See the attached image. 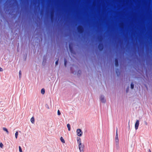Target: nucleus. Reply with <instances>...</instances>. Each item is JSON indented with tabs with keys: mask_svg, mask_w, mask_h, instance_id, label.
I'll return each mask as SVG.
<instances>
[{
	"mask_svg": "<svg viewBox=\"0 0 152 152\" xmlns=\"http://www.w3.org/2000/svg\"><path fill=\"white\" fill-rule=\"evenodd\" d=\"M99 48L101 50L103 48V45H101V44L99 45Z\"/></svg>",
	"mask_w": 152,
	"mask_h": 152,
	"instance_id": "4468645a",
	"label": "nucleus"
},
{
	"mask_svg": "<svg viewBox=\"0 0 152 152\" xmlns=\"http://www.w3.org/2000/svg\"><path fill=\"white\" fill-rule=\"evenodd\" d=\"M3 130L4 131L6 132L7 134H9V132L8 130V129L5 127H3Z\"/></svg>",
	"mask_w": 152,
	"mask_h": 152,
	"instance_id": "0eeeda50",
	"label": "nucleus"
},
{
	"mask_svg": "<svg viewBox=\"0 0 152 152\" xmlns=\"http://www.w3.org/2000/svg\"><path fill=\"white\" fill-rule=\"evenodd\" d=\"M115 142L117 144H118L119 140L118 139V137H115Z\"/></svg>",
	"mask_w": 152,
	"mask_h": 152,
	"instance_id": "6e6552de",
	"label": "nucleus"
},
{
	"mask_svg": "<svg viewBox=\"0 0 152 152\" xmlns=\"http://www.w3.org/2000/svg\"><path fill=\"white\" fill-rule=\"evenodd\" d=\"M139 125V120H137L135 124V128L136 130H137L138 128Z\"/></svg>",
	"mask_w": 152,
	"mask_h": 152,
	"instance_id": "7ed1b4c3",
	"label": "nucleus"
},
{
	"mask_svg": "<svg viewBox=\"0 0 152 152\" xmlns=\"http://www.w3.org/2000/svg\"><path fill=\"white\" fill-rule=\"evenodd\" d=\"M3 71V69L1 68L0 67V72H2Z\"/></svg>",
	"mask_w": 152,
	"mask_h": 152,
	"instance_id": "4be33fe9",
	"label": "nucleus"
},
{
	"mask_svg": "<svg viewBox=\"0 0 152 152\" xmlns=\"http://www.w3.org/2000/svg\"><path fill=\"white\" fill-rule=\"evenodd\" d=\"M19 151L20 152H23L22 150V148H21V147H20V146H19Z\"/></svg>",
	"mask_w": 152,
	"mask_h": 152,
	"instance_id": "f3484780",
	"label": "nucleus"
},
{
	"mask_svg": "<svg viewBox=\"0 0 152 152\" xmlns=\"http://www.w3.org/2000/svg\"><path fill=\"white\" fill-rule=\"evenodd\" d=\"M19 77L20 78H21V72L20 70L19 72Z\"/></svg>",
	"mask_w": 152,
	"mask_h": 152,
	"instance_id": "dca6fc26",
	"label": "nucleus"
},
{
	"mask_svg": "<svg viewBox=\"0 0 152 152\" xmlns=\"http://www.w3.org/2000/svg\"><path fill=\"white\" fill-rule=\"evenodd\" d=\"M30 121H31V122L32 124H34V122H35V120H34V117H32Z\"/></svg>",
	"mask_w": 152,
	"mask_h": 152,
	"instance_id": "1a4fd4ad",
	"label": "nucleus"
},
{
	"mask_svg": "<svg viewBox=\"0 0 152 152\" xmlns=\"http://www.w3.org/2000/svg\"><path fill=\"white\" fill-rule=\"evenodd\" d=\"M18 132H16L15 133V137L16 139H17L18 138Z\"/></svg>",
	"mask_w": 152,
	"mask_h": 152,
	"instance_id": "ddd939ff",
	"label": "nucleus"
},
{
	"mask_svg": "<svg viewBox=\"0 0 152 152\" xmlns=\"http://www.w3.org/2000/svg\"><path fill=\"white\" fill-rule=\"evenodd\" d=\"M60 140L61 141V142L63 143H65V141L64 140V139L62 137H61L60 138Z\"/></svg>",
	"mask_w": 152,
	"mask_h": 152,
	"instance_id": "f8f14e48",
	"label": "nucleus"
},
{
	"mask_svg": "<svg viewBox=\"0 0 152 152\" xmlns=\"http://www.w3.org/2000/svg\"><path fill=\"white\" fill-rule=\"evenodd\" d=\"M115 137H118V129H117L116 131V133Z\"/></svg>",
	"mask_w": 152,
	"mask_h": 152,
	"instance_id": "aec40b11",
	"label": "nucleus"
},
{
	"mask_svg": "<svg viewBox=\"0 0 152 152\" xmlns=\"http://www.w3.org/2000/svg\"><path fill=\"white\" fill-rule=\"evenodd\" d=\"M77 29L78 31L80 33H82L83 31V28L81 26H78L77 28Z\"/></svg>",
	"mask_w": 152,
	"mask_h": 152,
	"instance_id": "20e7f679",
	"label": "nucleus"
},
{
	"mask_svg": "<svg viewBox=\"0 0 152 152\" xmlns=\"http://www.w3.org/2000/svg\"><path fill=\"white\" fill-rule=\"evenodd\" d=\"M77 140L78 145L82 144L81 139L80 137H77Z\"/></svg>",
	"mask_w": 152,
	"mask_h": 152,
	"instance_id": "39448f33",
	"label": "nucleus"
},
{
	"mask_svg": "<svg viewBox=\"0 0 152 152\" xmlns=\"http://www.w3.org/2000/svg\"><path fill=\"white\" fill-rule=\"evenodd\" d=\"M100 99L101 101L103 103H104L105 102L106 100L104 99V97L103 96H102L100 97Z\"/></svg>",
	"mask_w": 152,
	"mask_h": 152,
	"instance_id": "423d86ee",
	"label": "nucleus"
},
{
	"mask_svg": "<svg viewBox=\"0 0 152 152\" xmlns=\"http://www.w3.org/2000/svg\"><path fill=\"white\" fill-rule=\"evenodd\" d=\"M45 93V90L44 89L42 88L41 90V93L42 94H44Z\"/></svg>",
	"mask_w": 152,
	"mask_h": 152,
	"instance_id": "2eb2a0df",
	"label": "nucleus"
},
{
	"mask_svg": "<svg viewBox=\"0 0 152 152\" xmlns=\"http://www.w3.org/2000/svg\"><path fill=\"white\" fill-rule=\"evenodd\" d=\"M58 61H56V65H58Z\"/></svg>",
	"mask_w": 152,
	"mask_h": 152,
	"instance_id": "5701e85b",
	"label": "nucleus"
},
{
	"mask_svg": "<svg viewBox=\"0 0 152 152\" xmlns=\"http://www.w3.org/2000/svg\"><path fill=\"white\" fill-rule=\"evenodd\" d=\"M78 148L80 152H83L84 151V145L82 144L78 145Z\"/></svg>",
	"mask_w": 152,
	"mask_h": 152,
	"instance_id": "f03ea898",
	"label": "nucleus"
},
{
	"mask_svg": "<svg viewBox=\"0 0 152 152\" xmlns=\"http://www.w3.org/2000/svg\"><path fill=\"white\" fill-rule=\"evenodd\" d=\"M64 63H65V65L66 66V62L65 61H64Z\"/></svg>",
	"mask_w": 152,
	"mask_h": 152,
	"instance_id": "b1692460",
	"label": "nucleus"
},
{
	"mask_svg": "<svg viewBox=\"0 0 152 152\" xmlns=\"http://www.w3.org/2000/svg\"><path fill=\"white\" fill-rule=\"evenodd\" d=\"M67 127L68 128V130L69 131L71 129V128H70V126L69 124H67Z\"/></svg>",
	"mask_w": 152,
	"mask_h": 152,
	"instance_id": "9d476101",
	"label": "nucleus"
},
{
	"mask_svg": "<svg viewBox=\"0 0 152 152\" xmlns=\"http://www.w3.org/2000/svg\"><path fill=\"white\" fill-rule=\"evenodd\" d=\"M131 88L132 89L134 88V85L132 83L131 85Z\"/></svg>",
	"mask_w": 152,
	"mask_h": 152,
	"instance_id": "a211bd4d",
	"label": "nucleus"
},
{
	"mask_svg": "<svg viewBox=\"0 0 152 152\" xmlns=\"http://www.w3.org/2000/svg\"><path fill=\"white\" fill-rule=\"evenodd\" d=\"M149 152H151V151L150 150H149Z\"/></svg>",
	"mask_w": 152,
	"mask_h": 152,
	"instance_id": "393cba45",
	"label": "nucleus"
},
{
	"mask_svg": "<svg viewBox=\"0 0 152 152\" xmlns=\"http://www.w3.org/2000/svg\"><path fill=\"white\" fill-rule=\"evenodd\" d=\"M57 113L58 115H61V114L59 110H58Z\"/></svg>",
	"mask_w": 152,
	"mask_h": 152,
	"instance_id": "6ab92c4d",
	"label": "nucleus"
},
{
	"mask_svg": "<svg viewBox=\"0 0 152 152\" xmlns=\"http://www.w3.org/2000/svg\"><path fill=\"white\" fill-rule=\"evenodd\" d=\"M3 146V144L2 143H1L0 144V147L1 148H2Z\"/></svg>",
	"mask_w": 152,
	"mask_h": 152,
	"instance_id": "412c9836",
	"label": "nucleus"
},
{
	"mask_svg": "<svg viewBox=\"0 0 152 152\" xmlns=\"http://www.w3.org/2000/svg\"><path fill=\"white\" fill-rule=\"evenodd\" d=\"M77 135L79 137H81L82 135L83 132L80 129H77L76 131Z\"/></svg>",
	"mask_w": 152,
	"mask_h": 152,
	"instance_id": "f257e3e1",
	"label": "nucleus"
},
{
	"mask_svg": "<svg viewBox=\"0 0 152 152\" xmlns=\"http://www.w3.org/2000/svg\"><path fill=\"white\" fill-rule=\"evenodd\" d=\"M115 66H118V61L117 59H116L115 60Z\"/></svg>",
	"mask_w": 152,
	"mask_h": 152,
	"instance_id": "9b49d317",
	"label": "nucleus"
}]
</instances>
